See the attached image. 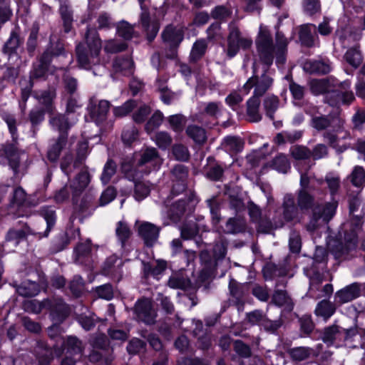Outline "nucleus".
<instances>
[{
  "label": "nucleus",
  "instance_id": "680f3d73",
  "mask_svg": "<svg viewBox=\"0 0 365 365\" xmlns=\"http://www.w3.org/2000/svg\"><path fill=\"white\" fill-rule=\"evenodd\" d=\"M207 206L212 216V222L214 225L220 222L221 217L220 215V205L215 198H211L207 200Z\"/></svg>",
  "mask_w": 365,
  "mask_h": 365
},
{
  "label": "nucleus",
  "instance_id": "de8ad7c7",
  "mask_svg": "<svg viewBox=\"0 0 365 365\" xmlns=\"http://www.w3.org/2000/svg\"><path fill=\"white\" fill-rule=\"evenodd\" d=\"M186 133L197 143H203L206 140L205 130L197 125H189Z\"/></svg>",
  "mask_w": 365,
  "mask_h": 365
},
{
  "label": "nucleus",
  "instance_id": "f704fd0d",
  "mask_svg": "<svg viewBox=\"0 0 365 365\" xmlns=\"http://www.w3.org/2000/svg\"><path fill=\"white\" fill-rule=\"evenodd\" d=\"M133 63L128 57H118L113 63V68L115 73L128 75L132 72Z\"/></svg>",
  "mask_w": 365,
  "mask_h": 365
},
{
  "label": "nucleus",
  "instance_id": "5701e85b",
  "mask_svg": "<svg viewBox=\"0 0 365 365\" xmlns=\"http://www.w3.org/2000/svg\"><path fill=\"white\" fill-rule=\"evenodd\" d=\"M303 68L309 73L326 74L331 71V63L329 60L307 61Z\"/></svg>",
  "mask_w": 365,
  "mask_h": 365
},
{
  "label": "nucleus",
  "instance_id": "c03bdc74",
  "mask_svg": "<svg viewBox=\"0 0 365 365\" xmlns=\"http://www.w3.org/2000/svg\"><path fill=\"white\" fill-rule=\"evenodd\" d=\"M330 81L328 79L312 80L310 82V90L316 96L331 92L329 91Z\"/></svg>",
  "mask_w": 365,
  "mask_h": 365
},
{
  "label": "nucleus",
  "instance_id": "1a4fd4ad",
  "mask_svg": "<svg viewBox=\"0 0 365 365\" xmlns=\"http://www.w3.org/2000/svg\"><path fill=\"white\" fill-rule=\"evenodd\" d=\"M186 197L175 202L169 210V217L174 221L178 220L187 209H192L198 202L195 193L191 190H186Z\"/></svg>",
  "mask_w": 365,
  "mask_h": 365
},
{
  "label": "nucleus",
  "instance_id": "c85d7f7f",
  "mask_svg": "<svg viewBox=\"0 0 365 365\" xmlns=\"http://www.w3.org/2000/svg\"><path fill=\"white\" fill-rule=\"evenodd\" d=\"M335 311L336 307L333 303L323 299L317 304L314 313L317 317H322L327 322L334 314Z\"/></svg>",
  "mask_w": 365,
  "mask_h": 365
},
{
  "label": "nucleus",
  "instance_id": "49530a36",
  "mask_svg": "<svg viewBox=\"0 0 365 365\" xmlns=\"http://www.w3.org/2000/svg\"><path fill=\"white\" fill-rule=\"evenodd\" d=\"M207 44L205 39H199L193 44L190 58L192 61H197L205 54Z\"/></svg>",
  "mask_w": 365,
  "mask_h": 365
},
{
  "label": "nucleus",
  "instance_id": "5fc2aeb1",
  "mask_svg": "<svg viewBox=\"0 0 365 365\" xmlns=\"http://www.w3.org/2000/svg\"><path fill=\"white\" fill-rule=\"evenodd\" d=\"M216 262L212 259L206 261L203 267L199 273V279L201 282H205L212 277L215 269Z\"/></svg>",
  "mask_w": 365,
  "mask_h": 365
},
{
  "label": "nucleus",
  "instance_id": "a878e982",
  "mask_svg": "<svg viewBox=\"0 0 365 365\" xmlns=\"http://www.w3.org/2000/svg\"><path fill=\"white\" fill-rule=\"evenodd\" d=\"M260 98L252 96L247 101V115L249 121L257 123L262 120L259 112Z\"/></svg>",
  "mask_w": 365,
  "mask_h": 365
},
{
  "label": "nucleus",
  "instance_id": "4d7b16f0",
  "mask_svg": "<svg viewBox=\"0 0 365 365\" xmlns=\"http://www.w3.org/2000/svg\"><path fill=\"white\" fill-rule=\"evenodd\" d=\"M20 44V40L16 32L11 31L9 38L5 43L3 51L5 53L11 54L14 53Z\"/></svg>",
  "mask_w": 365,
  "mask_h": 365
},
{
  "label": "nucleus",
  "instance_id": "c9c22d12",
  "mask_svg": "<svg viewBox=\"0 0 365 365\" xmlns=\"http://www.w3.org/2000/svg\"><path fill=\"white\" fill-rule=\"evenodd\" d=\"M347 179L356 187L361 188L365 186V170L363 167L356 165Z\"/></svg>",
  "mask_w": 365,
  "mask_h": 365
},
{
  "label": "nucleus",
  "instance_id": "f3484780",
  "mask_svg": "<svg viewBox=\"0 0 365 365\" xmlns=\"http://www.w3.org/2000/svg\"><path fill=\"white\" fill-rule=\"evenodd\" d=\"M138 232L145 244L151 247L158 238L160 228L150 222H143L138 226Z\"/></svg>",
  "mask_w": 365,
  "mask_h": 365
},
{
  "label": "nucleus",
  "instance_id": "20e7f679",
  "mask_svg": "<svg viewBox=\"0 0 365 365\" xmlns=\"http://www.w3.org/2000/svg\"><path fill=\"white\" fill-rule=\"evenodd\" d=\"M39 212L40 215L46 222V229L43 233L33 230L29 226L24 225L21 229H10L6 237V240L9 242H14L16 245H18L21 240L24 239L29 235H38L40 238L42 237H47L51 228L55 225L56 213L55 211L49 207H43L41 208Z\"/></svg>",
  "mask_w": 365,
  "mask_h": 365
},
{
  "label": "nucleus",
  "instance_id": "bb28decb",
  "mask_svg": "<svg viewBox=\"0 0 365 365\" xmlns=\"http://www.w3.org/2000/svg\"><path fill=\"white\" fill-rule=\"evenodd\" d=\"M247 285L238 284L235 280L232 279L229 284V289L231 295L235 298V304L238 311H242L244 309V302L242 298L246 292Z\"/></svg>",
  "mask_w": 365,
  "mask_h": 365
},
{
  "label": "nucleus",
  "instance_id": "13d9d810",
  "mask_svg": "<svg viewBox=\"0 0 365 365\" xmlns=\"http://www.w3.org/2000/svg\"><path fill=\"white\" fill-rule=\"evenodd\" d=\"M150 185L147 182H137L135 183L134 197L140 201L145 198L150 193Z\"/></svg>",
  "mask_w": 365,
  "mask_h": 365
},
{
  "label": "nucleus",
  "instance_id": "a18cd8bd",
  "mask_svg": "<svg viewBox=\"0 0 365 365\" xmlns=\"http://www.w3.org/2000/svg\"><path fill=\"white\" fill-rule=\"evenodd\" d=\"M29 202L24 190L21 187H16L14 189L12 198L11 200V205L17 207L29 205Z\"/></svg>",
  "mask_w": 365,
  "mask_h": 365
},
{
  "label": "nucleus",
  "instance_id": "4468645a",
  "mask_svg": "<svg viewBox=\"0 0 365 365\" xmlns=\"http://www.w3.org/2000/svg\"><path fill=\"white\" fill-rule=\"evenodd\" d=\"M249 215L252 220L258 224V230L262 232H269L272 227L279 228L284 225V222L280 220L279 222H274V225L271 222H264L261 217V210L259 207L254 203H250L248 206Z\"/></svg>",
  "mask_w": 365,
  "mask_h": 365
},
{
  "label": "nucleus",
  "instance_id": "393cba45",
  "mask_svg": "<svg viewBox=\"0 0 365 365\" xmlns=\"http://www.w3.org/2000/svg\"><path fill=\"white\" fill-rule=\"evenodd\" d=\"M272 302L275 305L283 307L287 312H292L294 309V302L284 290H275L272 297Z\"/></svg>",
  "mask_w": 365,
  "mask_h": 365
},
{
  "label": "nucleus",
  "instance_id": "6ab92c4d",
  "mask_svg": "<svg viewBox=\"0 0 365 365\" xmlns=\"http://www.w3.org/2000/svg\"><path fill=\"white\" fill-rule=\"evenodd\" d=\"M359 294V284L358 283H353L336 292L335 300L339 304L347 303L358 297Z\"/></svg>",
  "mask_w": 365,
  "mask_h": 365
},
{
  "label": "nucleus",
  "instance_id": "e2e57ef3",
  "mask_svg": "<svg viewBox=\"0 0 365 365\" xmlns=\"http://www.w3.org/2000/svg\"><path fill=\"white\" fill-rule=\"evenodd\" d=\"M302 6L304 11L309 16H313L321 11L319 0H303Z\"/></svg>",
  "mask_w": 365,
  "mask_h": 365
},
{
  "label": "nucleus",
  "instance_id": "9b49d317",
  "mask_svg": "<svg viewBox=\"0 0 365 365\" xmlns=\"http://www.w3.org/2000/svg\"><path fill=\"white\" fill-rule=\"evenodd\" d=\"M134 313L138 320L146 324H153L155 322L156 313L149 299L138 300L135 304Z\"/></svg>",
  "mask_w": 365,
  "mask_h": 365
},
{
  "label": "nucleus",
  "instance_id": "58836bf2",
  "mask_svg": "<svg viewBox=\"0 0 365 365\" xmlns=\"http://www.w3.org/2000/svg\"><path fill=\"white\" fill-rule=\"evenodd\" d=\"M291 358L297 361L306 360L311 356H317L313 349L307 346H299L289 351Z\"/></svg>",
  "mask_w": 365,
  "mask_h": 365
},
{
  "label": "nucleus",
  "instance_id": "b1692460",
  "mask_svg": "<svg viewBox=\"0 0 365 365\" xmlns=\"http://www.w3.org/2000/svg\"><path fill=\"white\" fill-rule=\"evenodd\" d=\"M283 218L286 222L293 220L298 215V207L295 205V200L292 194H286L282 202Z\"/></svg>",
  "mask_w": 365,
  "mask_h": 365
},
{
  "label": "nucleus",
  "instance_id": "f257e3e1",
  "mask_svg": "<svg viewBox=\"0 0 365 365\" xmlns=\"http://www.w3.org/2000/svg\"><path fill=\"white\" fill-rule=\"evenodd\" d=\"M289 40L284 34L279 31L275 34V44H274L272 34L265 26H260L259 32L255 38L257 52L261 62L267 67L270 66L276 58V64L283 65L286 61V53ZM253 76L250 77L242 87L245 94H248L254 88L253 96L262 97L272 87L274 79L264 69V73L259 77L257 74L255 63H253Z\"/></svg>",
  "mask_w": 365,
  "mask_h": 365
},
{
  "label": "nucleus",
  "instance_id": "72a5a7b5",
  "mask_svg": "<svg viewBox=\"0 0 365 365\" xmlns=\"http://www.w3.org/2000/svg\"><path fill=\"white\" fill-rule=\"evenodd\" d=\"M59 11L63 21V31L68 33L72 29L73 12L66 1H61Z\"/></svg>",
  "mask_w": 365,
  "mask_h": 365
},
{
  "label": "nucleus",
  "instance_id": "37998d69",
  "mask_svg": "<svg viewBox=\"0 0 365 365\" xmlns=\"http://www.w3.org/2000/svg\"><path fill=\"white\" fill-rule=\"evenodd\" d=\"M56 91L54 89H48L39 93H36L34 96L48 110H51L52 103L53 99L56 98Z\"/></svg>",
  "mask_w": 365,
  "mask_h": 365
},
{
  "label": "nucleus",
  "instance_id": "9d476101",
  "mask_svg": "<svg viewBox=\"0 0 365 365\" xmlns=\"http://www.w3.org/2000/svg\"><path fill=\"white\" fill-rule=\"evenodd\" d=\"M344 124V119L339 115H319L312 118V125L317 130L331 128L334 131H339Z\"/></svg>",
  "mask_w": 365,
  "mask_h": 365
},
{
  "label": "nucleus",
  "instance_id": "f8f14e48",
  "mask_svg": "<svg viewBox=\"0 0 365 365\" xmlns=\"http://www.w3.org/2000/svg\"><path fill=\"white\" fill-rule=\"evenodd\" d=\"M110 106L109 101L106 100L98 101L94 98L90 100L88 110L96 123L100 124L106 119Z\"/></svg>",
  "mask_w": 365,
  "mask_h": 365
},
{
  "label": "nucleus",
  "instance_id": "69168bd1",
  "mask_svg": "<svg viewBox=\"0 0 365 365\" xmlns=\"http://www.w3.org/2000/svg\"><path fill=\"white\" fill-rule=\"evenodd\" d=\"M292 157L296 160H305L312 156L311 150L302 145H294L290 149Z\"/></svg>",
  "mask_w": 365,
  "mask_h": 365
},
{
  "label": "nucleus",
  "instance_id": "2f4dec72",
  "mask_svg": "<svg viewBox=\"0 0 365 365\" xmlns=\"http://www.w3.org/2000/svg\"><path fill=\"white\" fill-rule=\"evenodd\" d=\"M4 153L9 160V165L15 173H17L19 166L20 151L14 143L8 144L4 148Z\"/></svg>",
  "mask_w": 365,
  "mask_h": 365
},
{
  "label": "nucleus",
  "instance_id": "09e8293b",
  "mask_svg": "<svg viewBox=\"0 0 365 365\" xmlns=\"http://www.w3.org/2000/svg\"><path fill=\"white\" fill-rule=\"evenodd\" d=\"M225 149L232 153H238L242 150L243 143L241 139L234 136H228L224 139Z\"/></svg>",
  "mask_w": 365,
  "mask_h": 365
},
{
  "label": "nucleus",
  "instance_id": "3c124183",
  "mask_svg": "<svg viewBox=\"0 0 365 365\" xmlns=\"http://www.w3.org/2000/svg\"><path fill=\"white\" fill-rule=\"evenodd\" d=\"M116 27L118 36L125 40L132 38L135 34L133 26L125 21L119 22Z\"/></svg>",
  "mask_w": 365,
  "mask_h": 365
},
{
  "label": "nucleus",
  "instance_id": "7ed1b4c3",
  "mask_svg": "<svg viewBox=\"0 0 365 365\" xmlns=\"http://www.w3.org/2000/svg\"><path fill=\"white\" fill-rule=\"evenodd\" d=\"M24 308L26 312L34 314H38L44 309H48L51 312L52 320L56 322H62L70 312L68 305L60 298L42 302L36 299L27 300L24 304Z\"/></svg>",
  "mask_w": 365,
  "mask_h": 365
},
{
  "label": "nucleus",
  "instance_id": "e433bc0d",
  "mask_svg": "<svg viewBox=\"0 0 365 365\" xmlns=\"http://www.w3.org/2000/svg\"><path fill=\"white\" fill-rule=\"evenodd\" d=\"M16 292L24 297H34L38 294L40 287L36 282L26 280L16 287Z\"/></svg>",
  "mask_w": 365,
  "mask_h": 365
},
{
  "label": "nucleus",
  "instance_id": "ddd939ff",
  "mask_svg": "<svg viewBox=\"0 0 365 365\" xmlns=\"http://www.w3.org/2000/svg\"><path fill=\"white\" fill-rule=\"evenodd\" d=\"M345 244L336 242L331 248V252L336 258H340L347 255L351 250L356 247L357 243V232L356 230H351L350 233L344 235Z\"/></svg>",
  "mask_w": 365,
  "mask_h": 365
},
{
  "label": "nucleus",
  "instance_id": "338daca9",
  "mask_svg": "<svg viewBox=\"0 0 365 365\" xmlns=\"http://www.w3.org/2000/svg\"><path fill=\"white\" fill-rule=\"evenodd\" d=\"M273 168L281 173H287L290 168V164L287 158L284 155L276 156L272 161Z\"/></svg>",
  "mask_w": 365,
  "mask_h": 365
},
{
  "label": "nucleus",
  "instance_id": "052dcab7",
  "mask_svg": "<svg viewBox=\"0 0 365 365\" xmlns=\"http://www.w3.org/2000/svg\"><path fill=\"white\" fill-rule=\"evenodd\" d=\"M91 251V241L79 243L75 249L76 261L82 263L81 258L86 257Z\"/></svg>",
  "mask_w": 365,
  "mask_h": 365
},
{
  "label": "nucleus",
  "instance_id": "c756f323",
  "mask_svg": "<svg viewBox=\"0 0 365 365\" xmlns=\"http://www.w3.org/2000/svg\"><path fill=\"white\" fill-rule=\"evenodd\" d=\"M90 175L87 171L81 172L71 183L73 196L78 195L89 184Z\"/></svg>",
  "mask_w": 365,
  "mask_h": 365
},
{
  "label": "nucleus",
  "instance_id": "aec40b11",
  "mask_svg": "<svg viewBox=\"0 0 365 365\" xmlns=\"http://www.w3.org/2000/svg\"><path fill=\"white\" fill-rule=\"evenodd\" d=\"M68 143L66 134H61L49 145L47 151V158L52 163L58 161L61 152L66 147Z\"/></svg>",
  "mask_w": 365,
  "mask_h": 365
},
{
  "label": "nucleus",
  "instance_id": "a211bd4d",
  "mask_svg": "<svg viewBox=\"0 0 365 365\" xmlns=\"http://www.w3.org/2000/svg\"><path fill=\"white\" fill-rule=\"evenodd\" d=\"M161 36L170 46L178 47L183 39L184 31L180 27L168 25L163 31Z\"/></svg>",
  "mask_w": 365,
  "mask_h": 365
},
{
  "label": "nucleus",
  "instance_id": "412c9836",
  "mask_svg": "<svg viewBox=\"0 0 365 365\" xmlns=\"http://www.w3.org/2000/svg\"><path fill=\"white\" fill-rule=\"evenodd\" d=\"M361 334L356 327L343 329L342 346L356 348L361 343Z\"/></svg>",
  "mask_w": 365,
  "mask_h": 365
},
{
  "label": "nucleus",
  "instance_id": "864d4df0",
  "mask_svg": "<svg viewBox=\"0 0 365 365\" xmlns=\"http://www.w3.org/2000/svg\"><path fill=\"white\" fill-rule=\"evenodd\" d=\"M170 127L175 132H180L183 130L186 123V118L181 114H175L168 118Z\"/></svg>",
  "mask_w": 365,
  "mask_h": 365
},
{
  "label": "nucleus",
  "instance_id": "603ef678",
  "mask_svg": "<svg viewBox=\"0 0 365 365\" xmlns=\"http://www.w3.org/2000/svg\"><path fill=\"white\" fill-rule=\"evenodd\" d=\"M116 163L113 160H108L106 162L101 177V180L103 184H107L110 182L111 178L116 173Z\"/></svg>",
  "mask_w": 365,
  "mask_h": 365
},
{
  "label": "nucleus",
  "instance_id": "4be33fe9",
  "mask_svg": "<svg viewBox=\"0 0 365 365\" xmlns=\"http://www.w3.org/2000/svg\"><path fill=\"white\" fill-rule=\"evenodd\" d=\"M76 118L69 119L66 114H57L50 118V124L61 134H65L76 122Z\"/></svg>",
  "mask_w": 365,
  "mask_h": 365
},
{
  "label": "nucleus",
  "instance_id": "bf43d9fd",
  "mask_svg": "<svg viewBox=\"0 0 365 365\" xmlns=\"http://www.w3.org/2000/svg\"><path fill=\"white\" fill-rule=\"evenodd\" d=\"M135 106L136 102L135 101L128 100L122 106L115 107L113 113L115 116L122 118L130 113Z\"/></svg>",
  "mask_w": 365,
  "mask_h": 365
},
{
  "label": "nucleus",
  "instance_id": "8fccbe9b",
  "mask_svg": "<svg viewBox=\"0 0 365 365\" xmlns=\"http://www.w3.org/2000/svg\"><path fill=\"white\" fill-rule=\"evenodd\" d=\"M138 130L134 125L125 126L122 132V140L125 145H130L138 139Z\"/></svg>",
  "mask_w": 365,
  "mask_h": 365
},
{
  "label": "nucleus",
  "instance_id": "dca6fc26",
  "mask_svg": "<svg viewBox=\"0 0 365 365\" xmlns=\"http://www.w3.org/2000/svg\"><path fill=\"white\" fill-rule=\"evenodd\" d=\"M142 9L140 14V24L145 32L147 34V38L149 41H152L156 36L159 25L155 21H150V15L148 9L144 6L143 4L146 0H138Z\"/></svg>",
  "mask_w": 365,
  "mask_h": 365
},
{
  "label": "nucleus",
  "instance_id": "0eeeda50",
  "mask_svg": "<svg viewBox=\"0 0 365 365\" xmlns=\"http://www.w3.org/2000/svg\"><path fill=\"white\" fill-rule=\"evenodd\" d=\"M336 202H327L323 206H317L313 210L312 217L307 225L309 231H314L319 226L328 223L335 214Z\"/></svg>",
  "mask_w": 365,
  "mask_h": 365
},
{
  "label": "nucleus",
  "instance_id": "39448f33",
  "mask_svg": "<svg viewBox=\"0 0 365 365\" xmlns=\"http://www.w3.org/2000/svg\"><path fill=\"white\" fill-rule=\"evenodd\" d=\"M163 163L158 152L155 148H147L144 150L137 163L138 172L133 175V180L140 176L139 173H149L151 170H158Z\"/></svg>",
  "mask_w": 365,
  "mask_h": 365
},
{
  "label": "nucleus",
  "instance_id": "473e14b6",
  "mask_svg": "<svg viewBox=\"0 0 365 365\" xmlns=\"http://www.w3.org/2000/svg\"><path fill=\"white\" fill-rule=\"evenodd\" d=\"M66 353L73 356L81 357L83 352L82 342L75 336H68L64 341Z\"/></svg>",
  "mask_w": 365,
  "mask_h": 365
},
{
  "label": "nucleus",
  "instance_id": "0e129e2a",
  "mask_svg": "<svg viewBox=\"0 0 365 365\" xmlns=\"http://www.w3.org/2000/svg\"><path fill=\"white\" fill-rule=\"evenodd\" d=\"M171 174L172 181L186 182L188 171L184 165H177L173 168Z\"/></svg>",
  "mask_w": 365,
  "mask_h": 365
},
{
  "label": "nucleus",
  "instance_id": "f03ea898",
  "mask_svg": "<svg viewBox=\"0 0 365 365\" xmlns=\"http://www.w3.org/2000/svg\"><path fill=\"white\" fill-rule=\"evenodd\" d=\"M85 42L76 46V54L80 67L89 69L100 63L102 42L96 29L88 26L83 37Z\"/></svg>",
  "mask_w": 365,
  "mask_h": 365
},
{
  "label": "nucleus",
  "instance_id": "a19ab883",
  "mask_svg": "<svg viewBox=\"0 0 365 365\" xmlns=\"http://www.w3.org/2000/svg\"><path fill=\"white\" fill-rule=\"evenodd\" d=\"M168 284L173 289H187L191 286V282L183 274L175 273L169 278Z\"/></svg>",
  "mask_w": 365,
  "mask_h": 365
},
{
  "label": "nucleus",
  "instance_id": "79ce46f5",
  "mask_svg": "<svg viewBox=\"0 0 365 365\" xmlns=\"http://www.w3.org/2000/svg\"><path fill=\"white\" fill-rule=\"evenodd\" d=\"M279 105V99L274 95L266 96L263 101V108L265 110L267 116L271 120H274V114L278 109Z\"/></svg>",
  "mask_w": 365,
  "mask_h": 365
},
{
  "label": "nucleus",
  "instance_id": "6e6d98bb",
  "mask_svg": "<svg viewBox=\"0 0 365 365\" xmlns=\"http://www.w3.org/2000/svg\"><path fill=\"white\" fill-rule=\"evenodd\" d=\"M344 58L354 68L359 67L362 61L361 53L356 48L349 49L344 55Z\"/></svg>",
  "mask_w": 365,
  "mask_h": 365
},
{
  "label": "nucleus",
  "instance_id": "ea45409f",
  "mask_svg": "<svg viewBox=\"0 0 365 365\" xmlns=\"http://www.w3.org/2000/svg\"><path fill=\"white\" fill-rule=\"evenodd\" d=\"M115 235L122 247H124L126 242L132 235V231L125 221H119L115 227Z\"/></svg>",
  "mask_w": 365,
  "mask_h": 365
},
{
  "label": "nucleus",
  "instance_id": "4c0bfd02",
  "mask_svg": "<svg viewBox=\"0 0 365 365\" xmlns=\"http://www.w3.org/2000/svg\"><path fill=\"white\" fill-rule=\"evenodd\" d=\"M310 190H299L297 191V207L301 210H307L314 205V197L309 193Z\"/></svg>",
  "mask_w": 365,
  "mask_h": 365
},
{
  "label": "nucleus",
  "instance_id": "423d86ee",
  "mask_svg": "<svg viewBox=\"0 0 365 365\" xmlns=\"http://www.w3.org/2000/svg\"><path fill=\"white\" fill-rule=\"evenodd\" d=\"M335 86H339L342 89L345 91H338L334 90L331 92H328L324 96V101L326 103H328L331 106H339L340 105L349 106L354 100L355 96L354 93L347 90L351 86V83L349 81H344L343 82L339 83V84H333Z\"/></svg>",
  "mask_w": 365,
  "mask_h": 365
},
{
  "label": "nucleus",
  "instance_id": "cd10ccee",
  "mask_svg": "<svg viewBox=\"0 0 365 365\" xmlns=\"http://www.w3.org/2000/svg\"><path fill=\"white\" fill-rule=\"evenodd\" d=\"M123 263L116 256L108 257L104 264V273L113 277L120 278L121 276Z\"/></svg>",
  "mask_w": 365,
  "mask_h": 365
},
{
  "label": "nucleus",
  "instance_id": "6e6552de",
  "mask_svg": "<svg viewBox=\"0 0 365 365\" xmlns=\"http://www.w3.org/2000/svg\"><path fill=\"white\" fill-rule=\"evenodd\" d=\"M252 45V39L249 36L241 35L240 30L235 26H230L228 36L227 55L234 57L239 51L240 48L248 49Z\"/></svg>",
  "mask_w": 365,
  "mask_h": 365
},
{
  "label": "nucleus",
  "instance_id": "7c9ffc66",
  "mask_svg": "<svg viewBox=\"0 0 365 365\" xmlns=\"http://www.w3.org/2000/svg\"><path fill=\"white\" fill-rule=\"evenodd\" d=\"M316 26L312 24H307L301 26L299 29V40L304 46L312 47L314 45L315 36L312 34V29Z\"/></svg>",
  "mask_w": 365,
  "mask_h": 365
},
{
  "label": "nucleus",
  "instance_id": "774afa93",
  "mask_svg": "<svg viewBox=\"0 0 365 365\" xmlns=\"http://www.w3.org/2000/svg\"><path fill=\"white\" fill-rule=\"evenodd\" d=\"M127 48V44L123 42H118L115 40H108L104 43V51L106 53H115L124 51Z\"/></svg>",
  "mask_w": 365,
  "mask_h": 365
},
{
  "label": "nucleus",
  "instance_id": "2eb2a0df",
  "mask_svg": "<svg viewBox=\"0 0 365 365\" xmlns=\"http://www.w3.org/2000/svg\"><path fill=\"white\" fill-rule=\"evenodd\" d=\"M343 328L332 324L325 327L322 331V339L328 346L336 348L342 346Z\"/></svg>",
  "mask_w": 365,
  "mask_h": 365
}]
</instances>
